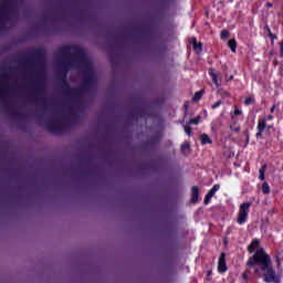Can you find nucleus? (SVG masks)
Wrapping results in <instances>:
<instances>
[{
  "mask_svg": "<svg viewBox=\"0 0 283 283\" xmlns=\"http://www.w3.org/2000/svg\"><path fill=\"white\" fill-rule=\"evenodd\" d=\"M255 264L261 265V277H263L266 283H280V276L273 269L271 256L266 254L264 249L260 248L256 250L253 256H251L247 263V266H255Z\"/></svg>",
  "mask_w": 283,
  "mask_h": 283,
  "instance_id": "f257e3e1",
  "label": "nucleus"
},
{
  "mask_svg": "<svg viewBox=\"0 0 283 283\" xmlns=\"http://www.w3.org/2000/svg\"><path fill=\"white\" fill-rule=\"evenodd\" d=\"M63 50H64L63 52H67L69 54H72V56H74L76 61H80L82 65H90V60L85 54V50L78 49L76 46H66Z\"/></svg>",
  "mask_w": 283,
  "mask_h": 283,
  "instance_id": "f03ea898",
  "label": "nucleus"
},
{
  "mask_svg": "<svg viewBox=\"0 0 283 283\" xmlns=\"http://www.w3.org/2000/svg\"><path fill=\"white\" fill-rule=\"evenodd\" d=\"M250 208H251V202H245L240 206L239 217L237 219L238 224H244V222H247Z\"/></svg>",
  "mask_w": 283,
  "mask_h": 283,
  "instance_id": "7ed1b4c3",
  "label": "nucleus"
},
{
  "mask_svg": "<svg viewBox=\"0 0 283 283\" xmlns=\"http://www.w3.org/2000/svg\"><path fill=\"white\" fill-rule=\"evenodd\" d=\"M10 85V76L8 74L2 73L0 75V92H8V87Z\"/></svg>",
  "mask_w": 283,
  "mask_h": 283,
  "instance_id": "20e7f679",
  "label": "nucleus"
},
{
  "mask_svg": "<svg viewBox=\"0 0 283 283\" xmlns=\"http://www.w3.org/2000/svg\"><path fill=\"white\" fill-rule=\"evenodd\" d=\"M218 271L219 273L227 272V254L224 252H222L219 258Z\"/></svg>",
  "mask_w": 283,
  "mask_h": 283,
  "instance_id": "39448f33",
  "label": "nucleus"
},
{
  "mask_svg": "<svg viewBox=\"0 0 283 283\" xmlns=\"http://www.w3.org/2000/svg\"><path fill=\"white\" fill-rule=\"evenodd\" d=\"M209 75L212 78V83H214L216 87H220V82L222 77H220V73H216V69L211 67L209 69Z\"/></svg>",
  "mask_w": 283,
  "mask_h": 283,
  "instance_id": "423d86ee",
  "label": "nucleus"
},
{
  "mask_svg": "<svg viewBox=\"0 0 283 283\" xmlns=\"http://www.w3.org/2000/svg\"><path fill=\"white\" fill-rule=\"evenodd\" d=\"M191 191H192V197L190 199V202L196 203V202H198V196H199L200 189L198 188V186H193Z\"/></svg>",
  "mask_w": 283,
  "mask_h": 283,
  "instance_id": "0eeeda50",
  "label": "nucleus"
},
{
  "mask_svg": "<svg viewBox=\"0 0 283 283\" xmlns=\"http://www.w3.org/2000/svg\"><path fill=\"white\" fill-rule=\"evenodd\" d=\"M200 140L202 145H211L213 143V140H211V138L207 134H202L200 136Z\"/></svg>",
  "mask_w": 283,
  "mask_h": 283,
  "instance_id": "6e6552de",
  "label": "nucleus"
},
{
  "mask_svg": "<svg viewBox=\"0 0 283 283\" xmlns=\"http://www.w3.org/2000/svg\"><path fill=\"white\" fill-rule=\"evenodd\" d=\"M259 247H260L259 240L252 241V243L248 247L249 253H253V251H255V249H258Z\"/></svg>",
  "mask_w": 283,
  "mask_h": 283,
  "instance_id": "1a4fd4ad",
  "label": "nucleus"
},
{
  "mask_svg": "<svg viewBox=\"0 0 283 283\" xmlns=\"http://www.w3.org/2000/svg\"><path fill=\"white\" fill-rule=\"evenodd\" d=\"M193 50L197 52V54H200L202 52V42H197L196 39H193Z\"/></svg>",
  "mask_w": 283,
  "mask_h": 283,
  "instance_id": "9d476101",
  "label": "nucleus"
},
{
  "mask_svg": "<svg viewBox=\"0 0 283 283\" xmlns=\"http://www.w3.org/2000/svg\"><path fill=\"white\" fill-rule=\"evenodd\" d=\"M213 196H216V192L211 189L207 196L206 199L203 201V205H208L209 202H211V198H213Z\"/></svg>",
  "mask_w": 283,
  "mask_h": 283,
  "instance_id": "9b49d317",
  "label": "nucleus"
},
{
  "mask_svg": "<svg viewBox=\"0 0 283 283\" xmlns=\"http://www.w3.org/2000/svg\"><path fill=\"white\" fill-rule=\"evenodd\" d=\"M228 45L232 52H235V49L238 48V42H235V39H232L228 42Z\"/></svg>",
  "mask_w": 283,
  "mask_h": 283,
  "instance_id": "f8f14e48",
  "label": "nucleus"
},
{
  "mask_svg": "<svg viewBox=\"0 0 283 283\" xmlns=\"http://www.w3.org/2000/svg\"><path fill=\"white\" fill-rule=\"evenodd\" d=\"M265 127H266V119L263 118L259 122L258 129L259 132H264Z\"/></svg>",
  "mask_w": 283,
  "mask_h": 283,
  "instance_id": "ddd939ff",
  "label": "nucleus"
},
{
  "mask_svg": "<svg viewBox=\"0 0 283 283\" xmlns=\"http://www.w3.org/2000/svg\"><path fill=\"white\" fill-rule=\"evenodd\" d=\"M6 23V9L0 10V25Z\"/></svg>",
  "mask_w": 283,
  "mask_h": 283,
  "instance_id": "4468645a",
  "label": "nucleus"
},
{
  "mask_svg": "<svg viewBox=\"0 0 283 283\" xmlns=\"http://www.w3.org/2000/svg\"><path fill=\"white\" fill-rule=\"evenodd\" d=\"M230 129L234 132V134H240V125H237L235 122L232 125H230Z\"/></svg>",
  "mask_w": 283,
  "mask_h": 283,
  "instance_id": "2eb2a0df",
  "label": "nucleus"
},
{
  "mask_svg": "<svg viewBox=\"0 0 283 283\" xmlns=\"http://www.w3.org/2000/svg\"><path fill=\"white\" fill-rule=\"evenodd\" d=\"M262 191L263 193H271V187L269 186V182H263Z\"/></svg>",
  "mask_w": 283,
  "mask_h": 283,
  "instance_id": "dca6fc26",
  "label": "nucleus"
},
{
  "mask_svg": "<svg viewBox=\"0 0 283 283\" xmlns=\"http://www.w3.org/2000/svg\"><path fill=\"white\" fill-rule=\"evenodd\" d=\"M265 171H266V165L262 166V168H260V170H259V174H260L259 178H260V180H264Z\"/></svg>",
  "mask_w": 283,
  "mask_h": 283,
  "instance_id": "f3484780",
  "label": "nucleus"
},
{
  "mask_svg": "<svg viewBox=\"0 0 283 283\" xmlns=\"http://www.w3.org/2000/svg\"><path fill=\"white\" fill-rule=\"evenodd\" d=\"M202 94H205V90H201L199 92H197L192 98V101H200V98H202Z\"/></svg>",
  "mask_w": 283,
  "mask_h": 283,
  "instance_id": "a211bd4d",
  "label": "nucleus"
},
{
  "mask_svg": "<svg viewBox=\"0 0 283 283\" xmlns=\"http://www.w3.org/2000/svg\"><path fill=\"white\" fill-rule=\"evenodd\" d=\"M200 115L197 116L196 118H191L189 122H188V125H198V123H200Z\"/></svg>",
  "mask_w": 283,
  "mask_h": 283,
  "instance_id": "6ab92c4d",
  "label": "nucleus"
},
{
  "mask_svg": "<svg viewBox=\"0 0 283 283\" xmlns=\"http://www.w3.org/2000/svg\"><path fill=\"white\" fill-rule=\"evenodd\" d=\"M265 30H268V34H269V36H270V39L273 41V39H277V35H275V34H273L272 32H271V29L269 28V27H265Z\"/></svg>",
  "mask_w": 283,
  "mask_h": 283,
  "instance_id": "aec40b11",
  "label": "nucleus"
},
{
  "mask_svg": "<svg viewBox=\"0 0 283 283\" xmlns=\"http://www.w3.org/2000/svg\"><path fill=\"white\" fill-rule=\"evenodd\" d=\"M184 129H185V132H186V134H187L188 136H191V126L185 125V126H184Z\"/></svg>",
  "mask_w": 283,
  "mask_h": 283,
  "instance_id": "412c9836",
  "label": "nucleus"
},
{
  "mask_svg": "<svg viewBox=\"0 0 283 283\" xmlns=\"http://www.w3.org/2000/svg\"><path fill=\"white\" fill-rule=\"evenodd\" d=\"M221 39H229V31L222 30L221 31Z\"/></svg>",
  "mask_w": 283,
  "mask_h": 283,
  "instance_id": "4be33fe9",
  "label": "nucleus"
},
{
  "mask_svg": "<svg viewBox=\"0 0 283 283\" xmlns=\"http://www.w3.org/2000/svg\"><path fill=\"white\" fill-rule=\"evenodd\" d=\"M245 105H251L252 103H254L253 97H247L244 101Z\"/></svg>",
  "mask_w": 283,
  "mask_h": 283,
  "instance_id": "5701e85b",
  "label": "nucleus"
},
{
  "mask_svg": "<svg viewBox=\"0 0 283 283\" xmlns=\"http://www.w3.org/2000/svg\"><path fill=\"white\" fill-rule=\"evenodd\" d=\"M220 105H222V101H218L217 103H214L212 105V109H216V107H220Z\"/></svg>",
  "mask_w": 283,
  "mask_h": 283,
  "instance_id": "b1692460",
  "label": "nucleus"
},
{
  "mask_svg": "<svg viewBox=\"0 0 283 283\" xmlns=\"http://www.w3.org/2000/svg\"><path fill=\"white\" fill-rule=\"evenodd\" d=\"M229 96H231V94H230L229 92L224 91V92L222 93V97H223V98H228Z\"/></svg>",
  "mask_w": 283,
  "mask_h": 283,
  "instance_id": "393cba45",
  "label": "nucleus"
},
{
  "mask_svg": "<svg viewBox=\"0 0 283 283\" xmlns=\"http://www.w3.org/2000/svg\"><path fill=\"white\" fill-rule=\"evenodd\" d=\"M189 148V144L181 145V151H186Z\"/></svg>",
  "mask_w": 283,
  "mask_h": 283,
  "instance_id": "a878e982",
  "label": "nucleus"
},
{
  "mask_svg": "<svg viewBox=\"0 0 283 283\" xmlns=\"http://www.w3.org/2000/svg\"><path fill=\"white\" fill-rule=\"evenodd\" d=\"M240 114H242V111L235 108V111H234V116H240Z\"/></svg>",
  "mask_w": 283,
  "mask_h": 283,
  "instance_id": "bb28decb",
  "label": "nucleus"
},
{
  "mask_svg": "<svg viewBox=\"0 0 283 283\" xmlns=\"http://www.w3.org/2000/svg\"><path fill=\"white\" fill-rule=\"evenodd\" d=\"M218 189H220V185H214L213 187H212V190L216 192V191H218Z\"/></svg>",
  "mask_w": 283,
  "mask_h": 283,
  "instance_id": "cd10ccee",
  "label": "nucleus"
},
{
  "mask_svg": "<svg viewBox=\"0 0 283 283\" xmlns=\"http://www.w3.org/2000/svg\"><path fill=\"white\" fill-rule=\"evenodd\" d=\"M276 264H277V269H280V266H282V263L280 262V258L276 256Z\"/></svg>",
  "mask_w": 283,
  "mask_h": 283,
  "instance_id": "c85d7f7f",
  "label": "nucleus"
},
{
  "mask_svg": "<svg viewBox=\"0 0 283 283\" xmlns=\"http://www.w3.org/2000/svg\"><path fill=\"white\" fill-rule=\"evenodd\" d=\"M249 273V271H247L245 273H243L242 277L243 280H249V276L247 275Z\"/></svg>",
  "mask_w": 283,
  "mask_h": 283,
  "instance_id": "c756f323",
  "label": "nucleus"
},
{
  "mask_svg": "<svg viewBox=\"0 0 283 283\" xmlns=\"http://www.w3.org/2000/svg\"><path fill=\"white\" fill-rule=\"evenodd\" d=\"M260 136H262V130H259V132L256 133V138H260Z\"/></svg>",
  "mask_w": 283,
  "mask_h": 283,
  "instance_id": "7c9ffc66",
  "label": "nucleus"
},
{
  "mask_svg": "<svg viewBox=\"0 0 283 283\" xmlns=\"http://www.w3.org/2000/svg\"><path fill=\"white\" fill-rule=\"evenodd\" d=\"M271 114H273V112H275V105H273L270 109Z\"/></svg>",
  "mask_w": 283,
  "mask_h": 283,
  "instance_id": "2f4dec72",
  "label": "nucleus"
},
{
  "mask_svg": "<svg viewBox=\"0 0 283 283\" xmlns=\"http://www.w3.org/2000/svg\"><path fill=\"white\" fill-rule=\"evenodd\" d=\"M260 271H262V270L259 269V268H255V269H254V273H260Z\"/></svg>",
  "mask_w": 283,
  "mask_h": 283,
  "instance_id": "473e14b6",
  "label": "nucleus"
},
{
  "mask_svg": "<svg viewBox=\"0 0 283 283\" xmlns=\"http://www.w3.org/2000/svg\"><path fill=\"white\" fill-rule=\"evenodd\" d=\"M268 120H273V115H269Z\"/></svg>",
  "mask_w": 283,
  "mask_h": 283,
  "instance_id": "72a5a7b5",
  "label": "nucleus"
},
{
  "mask_svg": "<svg viewBox=\"0 0 283 283\" xmlns=\"http://www.w3.org/2000/svg\"><path fill=\"white\" fill-rule=\"evenodd\" d=\"M266 6H268V8H273L272 3H268Z\"/></svg>",
  "mask_w": 283,
  "mask_h": 283,
  "instance_id": "f704fd0d",
  "label": "nucleus"
},
{
  "mask_svg": "<svg viewBox=\"0 0 283 283\" xmlns=\"http://www.w3.org/2000/svg\"><path fill=\"white\" fill-rule=\"evenodd\" d=\"M280 54H281V56L283 57V49H281Z\"/></svg>",
  "mask_w": 283,
  "mask_h": 283,
  "instance_id": "c9c22d12",
  "label": "nucleus"
},
{
  "mask_svg": "<svg viewBox=\"0 0 283 283\" xmlns=\"http://www.w3.org/2000/svg\"><path fill=\"white\" fill-rule=\"evenodd\" d=\"M229 81H233V75H231V76L229 77Z\"/></svg>",
  "mask_w": 283,
  "mask_h": 283,
  "instance_id": "e433bc0d",
  "label": "nucleus"
},
{
  "mask_svg": "<svg viewBox=\"0 0 283 283\" xmlns=\"http://www.w3.org/2000/svg\"><path fill=\"white\" fill-rule=\"evenodd\" d=\"M222 67H223V70H227V65H223Z\"/></svg>",
  "mask_w": 283,
  "mask_h": 283,
  "instance_id": "4c0bfd02",
  "label": "nucleus"
},
{
  "mask_svg": "<svg viewBox=\"0 0 283 283\" xmlns=\"http://www.w3.org/2000/svg\"><path fill=\"white\" fill-rule=\"evenodd\" d=\"M206 14H209V10L206 11Z\"/></svg>",
  "mask_w": 283,
  "mask_h": 283,
  "instance_id": "58836bf2",
  "label": "nucleus"
}]
</instances>
